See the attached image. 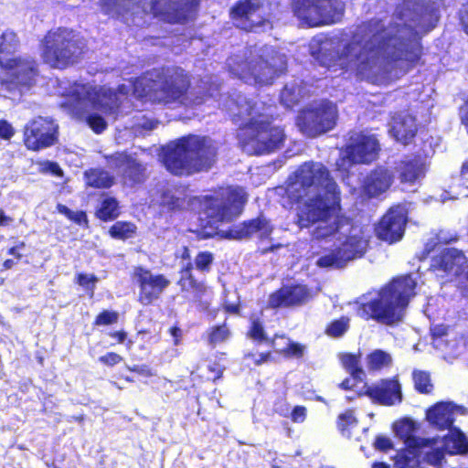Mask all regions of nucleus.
Wrapping results in <instances>:
<instances>
[{"label": "nucleus", "mask_w": 468, "mask_h": 468, "mask_svg": "<svg viewBox=\"0 0 468 468\" xmlns=\"http://www.w3.org/2000/svg\"><path fill=\"white\" fill-rule=\"evenodd\" d=\"M117 5H118L117 0H101L100 1L101 9L106 15H110L113 11H115Z\"/></svg>", "instance_id": "nucleus-62"}, {"label": "nucleus", "mask_w": 468, "mask_h": 468, "mask_svg": "<svg viewBox=\"0 0 468 468\" xmlns=\"http://www.w3.org/2000/svg\"><path fill=\"white\" fill-rule=\"evenodd\" d=\"M358 420L355 416L353 409H347L337 416L336 427L339 432L346 437L350 438L352 434V429L356 427Z\"/></svg>", "instance_id": "nucleus-39"}, {"label": "nucleus", "mask_w": 468, "mask_h": 468, "mask_svg": "<svg viewBox=\"0 0 468 468\" xmlns=\"http://www.w3.org/2000/svg\"><path fill=\"white\" fill-rule=\"evenodd\" d=\"M207 333V343L212 347L227 341L231 335V332L226 322L209 327Z\"/></svg>", "instance_id": "nucleus-41"}, {"label": "nucleus", "mask_w": 468, "mask_h": 468, "mask_svg": "<svg viewBox=\"0 0 468 468\" xmlns=\"http://www.w3.org/2000/svg\"><path fill=\"white\" fill-rule=\"evenodd\" d=\"M40 57L50 69L63 70L79 63L86 43L74 29L58 27L48 30L39 41Z\"/></svg>", "instance_id": "nucleus-6"}, {"label": "nucleus", "mask_w": 468, "mask_h": 468, "mask_svg": "<svg viewBox=\"0 0 468 468\" xmlns=\"http://www.w3.org/2000/svg\"><path fill=\"white\" fill-rule=\"evenodd\" d=\"M169 334L173 337L174 346H179L183 338L182 329L177 325H173L169 328Z\"/></svg>", "instance_id": "nucleus-63"}, {"label": "nucleus", "mask_w": 468, "mask_h": 468, "mask_svg": "<svg viewBox=\"0 0 468 468\" xmlns=\"http://www.w3.org/2000/svg\"><path fill=\"white\" fill-rule=\"evenodd\" d=\"M416 286L410 273L395 277L378 291L376 297L357 306V315L366 321L393 325L403 319Z\"/></svg>", "instance_id": "nucleus-5"}, {"label": "nucleus", "mask_w": 468, "mask_h": 468, "mask_svg": "<svg viewBox=\"0 0 468 468\" xmlns=\"http://www.w3.org/2000/svg\"><path fill=\"white\" fill-rule=\"evenodd\" d=\"M133 159V155L128 154L126 151L115 152L106 156L107 162L113 165L115 167H126Z\"/></svg>", "instance_id": "nucleus-51"}, {"label": "nucleus", "mask_w": 468, "mask_h": 468, "mask_svg": "<svg viewBox=\"0 0 468 468\" xmlns=\"http://www.w3.org/2000/svg\"><path fill=\"white\" fill-rule=\"evenodd\" d=\"M247 195L241 187H218L202 198L207 217L215 222L231 221L241 214Z\"/></svg>", "instance_id": "nucleus-7"}, {"label": "nucleus", "mask_w": 468, "mask_h": 468, "mask_svg": "<svg viewBox=\"0 0 468 468\" xmlns=\"http://www.w3.org/2000/svg\"><path fill=\"white\" fill-rule=\"evenodd\" d=\"M26 248L25 241H18L16 245L10 247L6 253L13 256V258L6 259L2 263V271H8L13 269L17 263L23 261L27 257L23 253V250Z\"/></svg>", "instance_id": "nucleus-44"}, {"label": "nucleus", "mask_w": 468, "mask_h": 468, "mask_svg": "<svg viewBox=\"0 0 468 468\" xmlns=\"http://www.w3.org/2000/svg\"><path fill=\"white\" fill-rule=\"evenodd\" d=\"M247 126L261 137V142L266 152H273L283 144L285 134L282 128L271 126L268 122H259L254 119H250Z\"/></svg>", "instance_id": "nucleus-25"}, {"label": "nucleus", "mask_w": 468, "mask_h": 468, "mask_svg": "<svg viewBox=\"0 0 468 468\" xmlns=\"http://www.w3.org/2000/svg\"><path fill=\"white\" fill-rule=\"evenodd\" d=\"M132 280L139 288L137 301L144 306L153 304L170 285V281L165 274H154L142 265L133 267Z\"/></svg>", "instance_id": "nucleus-11"}, {"label": "nucleus", "mask_w": 468, "mask_h": 468, "mask_svg": "<svg viewBox=\"0 0 468 468\" xmlns=\"http://www.w3.org/2000/svg\"><path fill=\"white\" fill-rule=\"evenodd\" d=\"M380 144L375 135L358 133L346 147L348 159L354 164H371L378 158Z\"/></svg>", "instance_id": "nucleus-20"}, {"label": "nucleus", "mask_w": 468, "mask_h": 468, "mask_svg": "<svg viewBox=\"0 0 468 468\" xmlns=\"http://www.w3.org/2000/svg\"><path fill=\"white\" fill-rule=\"evenodd\" d=\"M449 333V326L445 324H436L431 327V336L433 341L441 339Z\"/></svg>", "instance_id": "nucleus-60"}, {"label": "nucleus", "mask_w": 468, "mask_h": 468, "mask_svg": "<svg viewBox=\"0 0 468 468\" xmlns=\"http://www.w3.org/2000/svg\"><path fill=\"white\" fill-rule=\"evenodd\" d=\"M214 262V255L211 251H199L195 257L194 264L196 269L202 273H208Z\"/></svg>", "instance_id": "nucleus-46"}, {"label": "nucleus", "mask_w": 468, "mask_h": 468, "mask_svg": "<svg viewBox=\"0 0 468 468\" xmlns=\"http://www.w3.org/2000/svg\"><path fill=\"white\" fill-rule=\"evenodd\" d=\"M119 320V314L116 311L102 310L100 312L92 324L94 326H107L117 324Z\"/></svg>", "instance_id": "nucleus-48"}, {"label": "nucleus", "mask_w": 468, "mask_h": 468, "mask_svg": "<svg viewBox=\"0 0 468 468\" xmlns=\"http://www.w3.org/2000/svg\"><path fill=\"white\" fill-rule=\"evenodd\" d=\"M459 289L463 298L468 300V271L460 281Z\"/></svg>", "instance_id": "nucleus-64"}, {"label": "nucleus", "mask_w": 468, "mask_h": 468, "mask_svg": "<svg viewBox=\"0 0 468 468\" xmlns=\"http://www.w3.org/2000/svg\"><path fill=\"white\" fill-rule=\"evenodd\" d=\"M278 340L282 341V345L280 346L277 341L274 342L272 348L275 355L284 359H300L303 356L305 346L303 344L292 341L285 334H278Z\"/></svg>", "instance_id": "nucleus-27"}, {"label": "nucleus", "mask_w": 468, "mask_h": 468, "mask_svg": "<svg viewBox=\"0 0 468 468\" xmlns=\"http://www.w3.org/2000/svg\"><path fill=\"white\" fill-rule=\"evenodd\" d=\"M274 355L273 348H271L260 354L250 351L244 354L243 358L251 360L255 367H261L263 364L273 362L275 360Z\"/></svg>", "instance_id": "nucleus-47"}, {"label": "nucleus", "mask_w": 468, "mask_h": 468, "mask_svg": "<svg viewBox=\"0 0 468 468\" xmlns=\"http://www.w3.org/2000/svg\"><path fill=\"white\" fill-rule=\"evenodd\" d=\"M186 188L181 186L164 190L160 196L161 206L171 211L181 210L187 203Z\"/></svg>", "instance_id": "nucleus-26"}, {"label": "nucleus", "mask_w": 468, "mask_h": 468, "mask_svg": "<svg viewBox=\"0 0 468 468\" xmlns=\"http://www.w3.org/2000/svg\"><path fill=\"white\" fill-rule=\"evenodd\" d=\"M154 17L167 24H186L194 16L195 6L189 0H151Z\"/></svg>", "instance_id": "nucleus-12"}, {"label": "nucleus", "mask_w": 468, "mask_h": 468, "mask_svg": "<svg viewBox=\"0 0 468 468\" xmlns=\"http://www.w3.org/2000/svg\"><path fill=\"white\" fill-rule=\"evenodd\" d=\"M42 173H49L57 177H63L64 172L57 162L45 161L40 168Z\"/></svg>", "instance_id": "nucleus-55"}, {"label": "nucleus", "mask_w": 468, "mask_h": 468, "mask_svg": "<svg viewBox=\"0 0 468 468\" xmlns=\"http://www.w3.org/2000/svg\"><path fill=\"white\" fill-rule=\"evenodd\" d=\"M58 125L49 119L37 116L29 121L23 130V144L33 152L48 148L58 143Z\"/></svg>", "instance_id": "nucleus-10"}, {"label": "nucleus", "mask_w": 468, "mask_h": 468, "mask_svg": "<svg viewBox=\"0 0 468 468\" xmlns=\"http://www.w3.org/2000/svg\"><path fill=\"white\" fill-rule=\"evenodd\" d=\"M408 222L406 210L400 206H393L379 218L375 231L377 237L388 244L402 239Z\"/></svg>", "instance_id": "nucleus-13"}, {"label": "nucleus", "mask_w": 468, "mask_h": 468, "mask_svg": "<svg viewBox=\"0 0 468 468\" xmlns=\"http://www.w3.org/2000/svg\"><path fill=\"white\" fill-rule=\"evenodd\" d=\"M145 165L135 158L123 169V178L130 186L144 184L147 179Z\"/></svg>", "instance_id": "nucleus-34"}, {"label": "nucleus", "mask_w": 468, "mask_h": 468, "mask_svg": "<svg viewBox=\"0 0 468 468\" xmlns=\"http://www.w3.org/2000/svg\"><path fill=\"white\" fill-rule=\"evenodd\" d=\"M362 354L342 353L339 356V361L343 368L350 375L355 382H361L366 378L365 370L361 365Z\"/></svg>", "instance_id": "nucleus-28"}, {"label": "nucleus", "mask_w": 468, "mask_h": 468, "mask_svg": "<svg viewBox=\"0 0 468 468\" xmlns=\"http://www.w3.org/2000/svg\"><path fill=\"white\" fill-rule=\"evenodd\" d=\"M330 0H293L295 16L311 27L325 24Z\"/></svg>", "instance_id": "nucleus-21"}, {"label": "nucleus", "mask_w": 468, "mask_h": 468, "mask_svg": "<svg viewBox=\"0 0 468 468\" xmlns=\"http://www.w3.org/2000/svg\"><path fill=\"white\" fill-rule=\"evenodd\" d=\"M306 413L307 410L304 406L297 405L291 411V420L295 423L303 422L306 419Z\"/></svg>", "instance_id": "nucleus-58"}, {"label": "nucleus", "mask_w": 468, "mask_h": 468, "mask_svg": "<svg viewBox=\"0 0 468 468\" xmlns=\"http://www.w3.org/2000/svg\"><path fill=\"white\" fill-rule=\"evenodd\" d=\"M15 134L13 126L5 119L0 120V138L10 140Z\"/></svg>", "instance_id": "nucleus-59"}, {"label": "nucleus", "mask_w": 468, "mask_h": 468, "mask_svg": "<svg viewBox=\"0 0 468 468\" xmlns=\"http://www.w3.org/2000/svg\"><path fill=\"white\" fill-rule=\"evenodd\" d=\"M249 69L250 74L258 82H267L276 75L275 69L262 58L251 61L249 65Z\"/></svg>", "instance_id": "nucleus-36"}, {"label": "nucleus", "mask_w": 468, "mask_h": 468, "mask_svg": "<svg viewBox=\"0 0 468 468\" xmlns=\"http://www.w3.org/2000/svg\"><path fill=\"white\" fill-rule=\"evenodd\" d=\"M273 227L264 214L261 212L256 218L233 225L228 229L218 233L221 239L242 240L250 239L254 234L260 233L261 238H269Z\"/></svg>", "instance_id": "nucleus-19"}, {"label": "nucleus", "mask_w": 468, "mask_h": 468, "mask_svg": "<svg viewBox=\"0 0 468 468\" xmlns=\"http://www.w3.org/2000/svg\"><path fill=\"white\" fill-rule=\"evenodd\" d=\"M464 412L462 406L452 402L440 401L426 410V419L429 423L439 431L451 430L454 423V411Z\"/></svg>", "instance_id": "nucleus-23"}, {"label": "nucleus", "mask_w": 468, "mask_h": 468, "mask_svg": "<svg viewBox=\"0 0 468 468\" xmlns=\"http://www.w3.org/2000/svg\"><path fill=\"white\" fill-rule=\"evenodd\" d=\"M86 122L96 134L103 133L108 126L106 120L99 113L89 114Z\"/></svg>", "instance_id": "nucleus-50"}, {"label": "nucleus", "mask_w": 468, "mask_h": 468, "mask_svg": "<svg viewBox=\"0 0 468 468\" xmlns=\"http://www.w3.org/2000/svg\"><path fill=\"white\" fill-rule=\"evenodd\" d=\"M97 282H98V278L94 274H86V273L80 272L76 275V282L80 286L89 290L90 292V297H92L94 294L95 284Z\"/></svg>", "instance_id": "nucleus-52"}, {"label": "nucleus", "mask_w": 468, "mask_h": 468, "mask_svg": "<svg viewBox=\"0 0 468 468\" xmlns=\"http://www.w3.org/2000/svg\"><path fill=\"white\" fill-rule=\"evenodd\" d=\"M419 131L417 118L408 112L396 113L391 118L389 133L396 142L404 146L410 144Z\"/></svg>", "instance_id": "nucleus-22"}, {"label": "nucleus", "mask_w": 468, "mask_h": 468, "mask_svg": "<svg viewBox=\"0 0 468 468\" xmlns=\"http://www.w3.org/2000/svg\"><path fill=\"white\" fill-rule=\"evenodd\" d=\"M427 169V164L420 154L405 155L396 166L400 183L409 185L422 179Z\"/></svg>", "instance_id": "nucleus-24"}, {"label": "nucleus", "mask_w": 468, "mask_h": 468, "mask_svg": "<svg viewBox=\"0 0 468 468\" xmlns=\"http://www.w3.org/2000/svg\"><path fill=\"white\" fill-rule=\"evenodd\" d=\"M412 378L414 388L418 393L430 394L433 390L430 373L423 370H414Z\"/></svg>", "instance_id": "nucleus-45"}, {"label": "nucleus", "mask_w": 468, "mask_h": 468, "mask_svg": "<svg viewBox=\"0 0 468 468\" xmlns=\"http://www.w3.org/2000/svg\"><path fill=\"white\" fill-rule=\"evenodd\" d=\"M395 182L391 168L378 165L369 170L359 184L360 196L366 199L378 198L386 194Z\"/></svg>", "instance_id": "nucleus-14"}, {"label": "nucleus", "mask_w": 468, "mask_h": 468, "mask_svg": "<svg viewBox=\"0 0 468 468\" xmlns=\"http://www.w3.org/2000/svg\"><path fill=\"white\" fill-rule=\"evenodd\" d=\"M137 233V227L133 222L120 220L113 223L108 230L111 238L119 240H126L133 238Z\"/></svg>", "instance_id": "nucleus-38"}, {"label": "nucleus", "mask_w": 468, "mask_h": 468, "mask_svg": "<svg viewBox=\"0 0 468 468\" xmlns=\"http://www.w3.org/2000/svg\"><path fill=\"white\" fill-rule=\"evenodd\" d=\"M285 194L291 203L297 205V226H314L311 231L313 240H325L336 235L345 238L338 247L318 258V267L341 269L366 254L369 239L353 218L339 212L340 189L327 167L312 162L303 164L288 183Z\"/></svg>", "instance_id": "nucleus-1"}, {"label": "nucleus", "mask_w": 468, "mask_h": 468, "mask_svg": "<svg viewBox=\"0 0 468 468\" xmlns=\"http://www.w3.org/2000/svg\"><path fill=\"white\" fill-rule=\"evenodd\" d=\"M466 263L467 258L462 250L444 248L431 258L429 270L441 277H459L468 271H464Z\"/></svg>", "instance_id": "nucleus-15"}, {"label": "nucleus", "mask_w": 468, "mask_h": 468, "mask_svg": "<svg viewBox=\"0 0 468 468\" xmlns=\"http://www.w3.org/2000/svg\"><path fill=\"white\" fill-rule=\"evenodd\" d=\"M181 292L192 293L196 300H200L207 291L203 281H198L194 274L185 278H179L176 282Z\"/></svg>", "instance_id": "nucleus-35"}, {"label": "nucleus", "mask_w": 468, "mask_h": 468, "mask_svg": "<svg viewBox=\"0 0 468 468\" xmlns=\"http://www.w3.org/2000/svg\"><path fill=\"white\" fill-rule=\"evenodd\" d=\"M311 299L312 292L306 284L292 283L271 292L268 307L273 310L298 307L306 304Z\"/></svg>", "instance_id": "nucleus-18"}, {"label": "nucleus", "mask_w": 468, "mask_h": 468, "mask_svg": "<svg viewBox=\"0 0 468 468\" xmlns=\"http://www.w3.org/2000/svg\"><path fill=\"white\" fill-rule=\"evenodd\" d=\"M336 107L324 101L314 107L303 109L297 116L296 124L305 136L315 138L328 131L336 124Z\"/></svg>", "instance_id": "nucleus-9"}, {"label": "nucleus", "mask_w": 468, "mask_h": 468, "mask_svg": "<svg viewBox=\"0 0 468 468\" xmlns=\"http://www.w3.org/2000/svg\"><path fill=\"white\" fill-rule=\"evenodd\" d=\"M0 69L6 73L5 78L0 79V88L8 92L28 90L40 77L39 63L31 56L10 57Z\"/></svg>", "instance_id": "nucleus-8"}, {"label": "nucleus", "mask_w": 468, "mask_h": 468, "mask_svg": "<svg viewBox=\"0 0 468 468\" xmlns=\"http://www.w3.org/2000/svg\"><path fill=\"white\" fill-rule=\"evenodd\" d=\"M413 430L414 422L411 420L406 419L401 421L397 431V432L399 433L400 436H405V442L409 448L420 450L424 447L431 446L432 444L435 443V439H424L416 437L414 435H410Z\"/></svg>", "instance_id": "nucleus-32"}, {"label": "nucleus", "mask_w": 468, "mask_h": 468, "mask_svg": "<svg viewBox=\"0 0 468 468\" xmlns=\"http://www.w3.org/2000/svg\"><path fill=\"white\" fill-rule=\"evenodd\" d=\"M19 47V38L13 30L6 29L0 35V68L5 66L9 56L15 53Z\"/></svg>", "instance_id": "nucleus-33"}, {"label": "nucleus", "mask_w": 468, "mask_h": 468, "mask_svg": "<svg viewBox=\"0 0 468 468\" xmlns=\"http://www.w3.org/2000/svg\"><path fill=\"white\" fill-rule=\"evenodd\" d=\"M445 448H433L424 454V461L432 466L441 467L445 459Z\"/></svg>", "instance_id": "nucleus-49"}, {"label": "nucleus", "mask_w": 468, "mask_h": 468, "mask_svg": "<svg viewBox=\"0 0 468 468\" xmlns=\"http://www.w3.org/2000/svg\"><path fill=\"white\" fill-rule=\"evenodd\" d=\"M141 85V96L154 104L194 106L205 101L206 94L189 97L192 76L179 66L154 69L142 79Z\"/></svg>", "instance_id": "nucleus-4"}, {"label": "nucleus", "mask_w": 468, "mask_h": 468, "mask_svg": "<svg viewBox=\"0 0 468 468\" xmlns=\"http://www.w3.org/2000/svg\"><path fill=\"white\" fill-rule=\"evenodd\" d=\"M374 448L379 452H387L394 448L391 440L384 435H378L375 439Z\"/></svg>", "instance_id": "nucleus-54"}, {"label": "nucleus", "mask_w": 468, "mask_h": 468, "mask_svg": "<svg viewBox=\"0 0 468 468\" xmlns=\"http://www.w3.org/2000/svg\"><path fill=\"white\" fill-rule=\"evenodd\" d=\"M422 56L420 41L388 32L381 20L371 18L356 26L339 59L345 60L342 68H352L360 73L371 70L381 59L408 72L423 64Z\"/></svg>", "instance_id": "nucleus-2"}, {"label": "nucleus", "mask_w": 468, "mask_h": 468, "mask_svg": "<svg viewBox=\"0 0 468 468\" xmlns=\"http://www.w3.org/2000/svg\"><path fill=\"white\" fill-rule=\"evenodd\" d=\"M358 397H367L375 404L390 407L399 404L403 400L401 386L395 378H383L378 383L367 385L357 392Z\"/></svg>", "instance_id": "nucleus-16"}, {"label": "nucleus", "mask_w": 468, "mask_h": 468, "mask_svg": "<svg viewBox=\"0 0 468 468\" xmlns=\"http://www.w3.org/2000/svg\"><path fill=\"white\" fill-rule=\"evenodd\" d=\"M121 215L119 201L112 196L104 197L94 211V216L101 222H111Z\"/></svg>", "instance_id": "nucleus-29"}, {"label": "nucleus", "mask_w": 468, "mask_h": 468, "mask_svg": "<svg viewBox=\"0 0 468 468\" xmlns=\"http://www.w3.org/2000/svg\"><path fill=\"white\" fill-rule=\"evenodd\" d=\"M124 360L123 356L120 354L110 351L101 356L98 361L105 367H113Z\"/></svg>", "instance_id": "nucleus-53"}, {"label": "nucleus", "mask_w": 468, "mask_h": 468, "mask_svg": "<svg viewBox=\"0 0 468 468\" xmlns=\"http://www.w3.org/2000/svg\"><path fill=\"white\" fill-rule=\"evenodd\" d=\"M208 371L212 374L207 378V380H211L213 382L221 378L223 376L224 367L220 366L218 362H213L207 366Z\"/></svg>", "instance_id": "nucleus-61"}, {"label": "nucleus", "mask_w": 468, "mask_h": 468, "mask_svg": "<svg viewBox=\"0 0 468 468\" xmlns=\"http://www.w3.org/2000/svg\"><path fill=\"white\" fill-rule=\"evenodd\" d=\"M246 335L257 344L264 343L271 347H274V342L278 340V333L274 334L271 337H269L264 326L258 319L250 322Z\"/></svg>", "instance_id": "nucleus-37"}, {"label": "nucleus", "mask_w": 468, "mask_h": 468, "mask_svg": "<svg viewBox=\"0 0 468 468\" xmlns=\"http://www.w3.org/2000/svg\"><path fill=\"white\" fill-rule=\"evenodd\" d=\"M458 117L460 123L463 126L465 133L468 135V96L463 99L462 104L458 108Z\"/></svg>", "instance_id": "nucleus-56"}, {"label": "nucleus", "mask_w": 468, "mask_h": 468, "mask_svg": "<svg viewBox=\"0 0 468 468\" xmlns=\"http://www.w3.org/2000/svg\"><path fill=\"white\" fill-rule=\"evenodd\" d=\"M56 210L65 216L71 222L87 229L89 228V219L87 213L84 210L72 211L67 206L58 203L56 206Z\"/></svg>", "instance_id": "nucleus-43"}, {"label": "nucleus", "mask_w": 468, "mask_h": 468, "mask_svg": "<svg viewBox=\"0 0 468 468\" xmlns=\"http://www.w3.org/2000/svg\"><path fill=\"white\" fill-rule=\"evenodd\" d=\"M85 184L96 189H108L114 185V177L103 168H90L84 172Z\"/></svg>", "instance_id": "nucleus-31"}, {"label": "nucleus", "mask_w": 468, "mask_h": 468, "mask_svg": "<svg viewBox=\"0 0 468 468\" xmlns=\"http://www.w3.org/2000/svg\"><path fill=\"white\" fill-rule=\"evenodd\" d=\"M367 364L370 371H378L384 367H390L392 358L388 352L382 349H376L367 356Z\"/></svg>", "instance_id": "nucleus-40"}, {"label": "nucleus", "mask_w": 468, "mask_h": 468, "mask_svg": "<svg viewBox=\"0 0 468 468\" xmlns=\"http://www.w3.org/2000/svg\"><path fill=\"white\" fill-rule=\"evenodd\" d=\"M350 327V319L346 315H342L338 319L329 322L324 329V334L333 338L342 337Z\"/></svg>", "instance_id": "nucleus-42"}, {"label": "nucleus", "mask_w": 468, "mask_h": 468, "mask_svg": "<svg viewBox=\"0 0 468 468\" xmlns=\"http://www.w3.org/2000/svg\"><path fill=\"white\" fill-rule=\"evenodd\" d=\"M218 147L207 135L189 133L167 145L162 155L166 170L176 176H189L213 168Z\"/></svg>", "instance_id": "nucleus-3"}, {"label": "nucleus", "mask_w": 468, "mask_h": 468, "mask_svg": "<svg viewBox=\"0 0 468 468\" xmlns=\"http://www.w3.org/2000/svg\"><path fill=\"white\" fill-rule=\"evenodd\" d=\"M262 6L260 0H238L229 10V17L236 27L251 32L264 26L267 21L259 13Z\"/></svg>", "instance_id": "nucleus-17"}, {"label": "nucleus", "mask_w": 468, "mask_h": 468, "mask_svg": "<svg viewBox=\"0 0 468 468\" xmlns=\"http://www.w3.org/2000/svg\"><path fill=\"white\" fill-rule=\"evenodd\" d=\"M444 448L449 454H468V439L458 428H452L443 437Z\"/></svg>", "instance_id": "nucleus-30"}, {"label": "nucleus", "mask_w": 468, "mask_h": 468, "mask_svg": "<svg viewBox=\"0 0 468 468\" xmlns=\"http://www.w3.org/2000/svg\"><path fill=\"white\" fill-rule=\"evenodd\" d=\"M127 369L130 372L135 373V374L144 377V378H151V377L154 376V372L153 368L145 364L128 366Z\"/></svg>", "instance_id": "nucleus-57"}]
</instances>
